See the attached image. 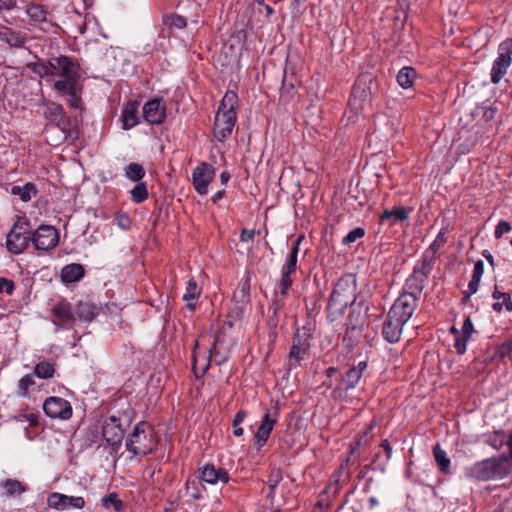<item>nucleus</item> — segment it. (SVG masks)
<instances>
[{
	"mask_svg": "<svg viewBox=\"0 0 512 512\" xmlns=\"http://www.w3.org/2000/svg\"><path fill=\"white\" fill-rule=\"evenodd\" d=\"M354 300L355 287L350 284L348 279H340L329 297L327 310L331 320H336L338 316L343 315L346 308L351 305Z\"/></svg>",
	"mask_w": 512,
	"mask_h": 512,
	"instance_id": "7ed1b4c3",
	"label": "nucleus"
},
{
	"mask_svg": "<svg viewBox=\"0 0 512 512\" xmlns=\"http://www.w3.org/2000/svg\"><path fill=\"white\" fill-rule=\"evenodd\" d=\"M131 199L135 203H141L148 198L147 186L144 182H139L131 191Z\"/></svg>",
	"mask_w": 512,
	"mask_h": 512,
	"instance_id": "ea45409f",
	"label": "nucleus"
},
{
	"mask_svg": "<svg viewBox=\"0 0 512 512\" xmlns=\"http://www.w3.org/2000/svg\"><path fill=\"white\" fill-rule=\"evenodd\" d=\"M474 332V327L471 318L468 316L466 317L463 326H462V335L466 338H470L472 333Z\"/></svg>",
	"mask_w": 512,
	"mask_h": 512,
	"instance_id": "13d9d810",
	"label": "nucleus"
},
{
	"mask_svg": "<svg viewBox=\"0 0 512 512\" xmlns=\"http://www.w3.org/2000/svg\"><path fill=\"white\" fill-rule=\"evenodd\" d=\"M84 276V268L81 264L72 263L63 267L61 271L62 281L72 283L80 280Z\"/></svg>",
	"mask_w": 512,
	"mask_h": 512,
	"instance_id": "cd10ccee",
	"label": "nucleus"
},
{
	"mask_svg": "<svg viewBox=\"0 0 512 512\" xmlns=\"http://www.w3.org/2000/svg\"><path fill=\"white\" fill-rule=\"evenodd\" d=\"M35 380L32 374L23 376L17 385V394L21 397H28L29 391L35 386Z\"/></svg>",
	"mask_w": 512,
	"mask_h": 512,
	"instance_id": "c9c22d12",
	"label": "nucleus"
},
{
	"mask_svg": "<svg viewBox=\"0 0 512 512\" xmlns=\"http://www.w3.org/2000/svg\"><path fill=\"white\" fill-rule=\"evenodd\" d=\"M304 240V235H299L293 244L291 252L288 256L286 264L288 265V271H295L297 265V255L299 251V245Z\"/></svg>",
	"mask_w": 512,
	"mask_h": 512,
	"instance_id": "a19ab883",
	"label": "nucleus"
},
{
	"mask_svg": "<svg viewBox=\"0 0 512 512\" xmlns=\"http://www.w3.org/2000/svg\"><path fill=\"white\" fill-rule=\"evenodd\" d=\"M55 363L50 361H40L34 367V375L40 379L52 378L55 374Z\"/></svg>",
	"mask_w": 512,
	"mask_h": 512,
	"instance_id": "2f4dec72",
	"label": "nucleus"
},
{
	"mask_svg": "<svg viewBox=\"0 0 512 512\" xmlns=\"http://www.w3.org/2000/svg\"><path fill=\"white\" fill-rule=\"evenodd\" d=\"M199 342L196 340L193 349V371L197 378L202 377L210 366L212 356L216 353V341L214 340L211 347L209 348V355L205 353L200 354L198 352Z\"/></svg>",
	"mask_w": 512,
	"mask_h": 512,
	"instance_id": "6ab92c4d",
	"label": "nucleus"
},
{
	"mask_svg": "<svg viewBox=\"0 0 512 512\" xmlns=\"http://www.w3.org/2000/svg\"><path fill=\"white\" fill-rule=\"evenodd\" d=\"M365 235V230L361 227H356L351 230L344 238L343 244L349 245Z\"/></svg>",
	"mask_w": 512,
	"mask_h": 512,
	"instance_id": "8fccbe9b",
	"label": "nucleus"
},
{
	"mask_svg": "<svg viewBox=\"0 0 512 512\" xmlns=\"http://www.w3.org/2000/svg\"><path fill=\"white\" fill-rule=\"evenodd\" d=\"M380 446L386 452L387 459L389 460L391 458V456H392V447L390 446L388 440H383L381 442Z\"/></svg>",
	"mask_w": 512,
	"mask_h": 512,
	"instance_id": "338daca9",
	"label": "nucleus"
},
{
	"mask_svg": "<svg viewBox=\"0 0 512 512\" xmlns=\"http://www.w3.org/2000/svg\"><path fill=\"white\" fill-rule=\"evenodd\" d=\"M187 491L195 501L196 512H215L220 508L219 491L210 492L205 485H195L194 481L188 483Z\"/></svg>",
	"mask_w": 512,
	"mask_h": 512,
	"instance_id": "423d86ee",
	"label": "nucleus"
},
{
	"mask_svg": "<svg viewBox=\"0 0 512 512\" xmlns=\"http://www.w3.org/2000/svg\"><path fill=\"white\" fill-rule=\"evenodd\" d=\"M77 79L62 78L54 83V87L58 92L67 93L74 89Z\"/></svg>",
	"mask_w": 512,
	"mask_h": 512,
	"instance_id": "de8ad7c7",
	"label": "nucleus"
},
{
	"mask_svg": "<svg viewBox=\"0 0 512 512\" xmlns=\"http://www.w3.org/2000/svg\"><path fill=\"white\" fill-rule=\"evenodd\" d=\"M125 176L134 182H139L145 176V169L139 163H130L125 168Z\"/></svg>",
	"mask_w": 512,
	"mask_h": 512,
	"instance_id": "f704fd0d",
	"label": "nucleus"
},
{
	"mask_svg": "<svg viewBox=\"0 0 512 512\" xmlns=\"http://www.w3.org/2000/svg\"><path fill=\"white\" fill-rule=\"evenodd\" d=\"M294 272L295 271H288V265L285 264V266L283 268V273H282L281 279L278 283V287L280 289L281 296H285L287 294L289 288L291 287L292 279H291L290 275Z\"/></svg>",
	"mask_w": 512,
	"mask_h": 512,
	"instance_id": "79ce46f5",
	"label": "nucleus"
},
{
	"mask_svg": "<svg viewBox=\"0 0 512 512\" xmlns=\"http://www.w3.org/2000/svg\"><path fill=\"white\" fill-rule=\"evenodd\" d=\"M310 348L308 334L305 330H297L293 337L292 347L289 352V366L297 367L306 358Z\"/></svg>",
	"mask_w": 512,
	"mask_h": 512,
	"instance_id": "4468645a",
	"label": "nucleus"
},
{
	"mask_svg": "<svg viewBox=\"0 0 512 512\" xmlns=\"http://www.w3.org/2000/svg\"><path fill=\"white\" fill-rule=\"evenodd\" d=\"M510 67L509 64L505 62H501L494 60L492 69H491V81L494 84H497L501 81V79L504 77V75L507 73L508 68Z\"/></svg>",
	"mask_w": 512,
	"mask_h": 512,
	"instance_id": "e433bc0d",
	"label": "nucleus"
},
{
	"mask_svg": "<svg viewBox=\"0 0 512 512\" xmlns=\"http://www.w3.org/2000/svg\"><path fill=\"white\" fill-rule=\"evenodd\" d=\"M102 503L106 507L113 505L114 509L116 511H120L122 508V505H123L122 501L118 499L117 494H115V493H111V494L105 496L102 499Z\"/></svg>",
	"mask_w": 512,
	"mask_h": 512,
	"instance_id": "3c124183",
	"label": "nucleus"
},
{
	"mask_svg": "<svg viewBox=\"0 0 512 512\" xmlns=\"http://www.w3.org/2000/svg\"><path fill=\"white\" fill-rule=\"evenodd\" d=\"M47 506L57 511H64L68 508L82 509L85 506V500L80 496H67L52 492L47 496Z\"/></svg>",
	"mask_w": 512,
	"mask_h": 512,
	"instance_id": "2eb2a0df",
	"label": "nucleus"
},
{
	"mask_svg": "<svg viewBox=\"0 0 512 512\" xmlns=\"http://www.w3.org/2000/svg\"><path fill=\"white\" fill-rule=\"evenodd\" d=\"M246 417V412L244 410H239L236 415L233 418L232 421V428H233V435L236 437H240L243 435V428L241 427V424L243 423L244 419Z\"/></svg>",
	"mask_w": 512,
	"mask_h": 512,
	"instance_id": "49530a36",
	"label": "nucleus"
},
{
	"mask_svg": "<svg viewBox=\"0 0 512 512\" xmlns=\"http://www.w3.org/2000/svg\"><path fill=\"white\" fill-rule=\"evenodd\" d=\"M215 176V169L212 165L202 162L199 164L192 173V183L195 190L205 195L208 191V185L212 182Z\"/></svg>",
	"mask_w": 512,
	"mask_h": 512,
	"instance_id": "f3484780",
	"label": "nucleus"
},
{
	"mask_svg": "<svg viewBox=\"0 0 512 512\" xmlns=\"http://www.w3.org/2000/svg\"><path fill=\"white\" fill-rule=\"evenodd\" d=\"M129 425L130 418L128 416L122 419L112 415L105 420L102 426V436L109 445L117 446L121 443L124 432Z\"/></svg>",
	"mask_w": 512,
	"mask_h": 512,
	"instance_id": "1a4fd4ad",
	"label": "nucleus"
},
{
	"mask_svg": "<svg viewBox=\"0 0 512 512\" xmlns=\"http://www.w3.org/2000/svg\"><path fill=\"white\" fill-rule=\"evenodd\" d=\"M433 454L440 471L443 473H448L450 470V459L447 457L446 452L441 448L439 444L434 446Z\"/></svg>",
	"mask_w": 512,
	"mask_h": 512,
	"instance_id": "72a5a7b5",
	"label": "nucleus"
},
{
	"mask_svg": "<svg viewBox=\"0 0 512 512\" xmlns=\"http://www.w3.org/2000/svg\"><path fill=\"white\" fill-rule=\"evenodd\" d=\"M43 410L50 418L68 420L72 416L70 402L60 397L47 398L43 404Z\"/></svg>",
	"mask_w": 512,
	"mask_h": 512,
	"instance_id": "dca6fc26",
	"label": "nucleus"
},
{
	"mask_svg": "<svg viewBox=\"0 0 512 512\" xmlns=\"http://www.w3.org/2000/svg\"><path fill=\"white\" fill-rule=\"evenodd\" d=\"M58 242V231L51 225H41L36 230H31V243L38 251H50Z\"/></svg>",
	"mask_w": 512,
	"mask_h": 512,
	"instance_id": "f8f14e48",
	"label": "nucleus"
},
{
	"mask_svg": "<svg viewBox=\"0 0 512 512\" xmlns=\"http://www.w3.org/2000/svg\"><path fill=\"white\" fill-rule=\"evenodd\" d=\"M34 72L39 74L41 77L50 76V72H51L50 61L48 62V65H44V64L36 65L34 67Z\"/></svg>",
	"mask_w": 512,
	"mask_h": 512,
	"instance_id": "bf43d9fd",
	"label": "nucleus"
},
{
	"mask_svg": "<svg viewBox=\"0 0 512 512\" xmlns=\"http://www.w3.org/2000/svg\"><path fill=\"white\" fill-rule=\"evenodd\" d=\"M404 325V323L395 317H391V315L388 313L387 319L385 320L382 329V334L385 340L390 343L398 342L401 337Z\"/></svg>",
	"mask_w": 512,
	"mask_h": 512,
	"instance_id": "412c9836",
	"label": "nucleus"
},
{
	"mask_svg": "<svg viewBox=\"0 0 512 512\" xmlns=\"http://www.w3.org/2000/svg\"><path fill=\"white\" fill-rule=\"evenodd\" d=\"M275 423L276 420L272 419L269 413H266L255 434V441L259 447H262L266 443Z\"/></svg>",
	"mask_w": 512,
	"mask_h": 512,
	"instance_id": "b1692460",
	"label": "nucleus"
},
{
	"mask_svg": "<svg viewBox=\"0 0 512 512\" xmlns=\"http://www.w3.org/2000/svg\"><path fill=\"white\" fill-rule=\"evenodd\" d=\"M165 111L161 100L153 99L143 106V117L150 124H161L166 117Z\"/></svg>",
	"mask_w": 512,
	"mask_h": 512,
	"instance_id": "aec40b11",
	"label": "nucleus"
},
{
	"mask_svg": "<svg viewBox=\"0 0 512 512\" xmlns=\"http://www.w3.org/2000/svg\"><path fill=\"white\" fill-rule=\"evenodd\" d=\"M164 25L167 29H184L186 27V20L179 15H171L164 19Z\"/></svg>",
	"mask_w": 512,
	"mask_h": 512,
	"instance_id": "a18cd8bd",
	"label": "nucleus"
},
{
	"mask_svg": "<svg viewBox=\"0 0 512 512\" xmlns=\"http://www.w3.org/2000/svg\"><path fill=\"white\" fill-rule=\"evenodd\" d=\"M10 193L12 195L18 196L20 200H22L23 202H28L31 200L32 196H35L37 194V188L33 183L28 182L23 186H12Z\"/></svg>",
	"mask_w": 512,
	"mask_h": 512,
	"instance_id": "c85d7f7f",
	"label": "nucleus"
},
{
	"mask_svg": "<svg viewBox=\"0 0 512 512\" xmlns=\"http://www.w3.org/2000/svg\"><path fill=\"white\" fill-rule=\"evenodd\" d=\"M138 108L137 101H129L123 106L121 120L124 130L131 129L139 123Z\"/></svg>",
	"mask_w": 512,
	"mask_h": 512,
	"instance_id": "4be33fe9",
	"label": "nucleus"
},
{
	"mask_svg": "<svg viewBox=\"0 0 512 512\" xmlns=\"http://www.w3.org/2000/svg\"><path fill=\"white\" fill-rule=\"evenodd\" d=\"M297 95V88L295 85V79L291 75L290 77L284 75L282 86L280 88V100L287 104L292 101Z\"/></svg>",
	"mask_w": 512,
	"mask_h": 512,
	"instance_id": "a878e982",
	"label": "nucleus"
},
{
	"mask_svg": "<svg viewBox=\"0 0 512 512\" xmlns=\"http://www.w3.org/2000/svg\"><path fill=\"white\" fill-rule=\"evenodd\" d=\"M51 113L55 115L56 117L62 118L63 116V109L60 105L53 104L50 108Z\"/></svg>",
	"mask_w": 512,
	"mask_h": 512,
	"instance_id": "774afa93",
	"label": "nucleus"
},
{
	"mask_svg": "<svg viewBox=\"0 0 512 512\" xmlns=\"http://www.w3.org/2000/svg\"><path fill=\"white\" fill-rule=\"evenodd\" d=\"M198 474L199 482L195 483V485H205L206 487L209 485L215 491H219L217 488L219 485H225L230 480L227 470L210 463L199 467Z\"/></svg>",
	"mask_w": 512,
	"mask_h": 512,
	"instance_id": "9b49d317",
	"label": "nucleus"
},
{
	"mask_svg": "<svg viewBox=\"0 0 512 512\" xmlns=\"http://www.w3.org/2000/svg\"><path fill=\"white\" fill-rule=\"evenodd\" d=\"M497 61L505 62L509 65L512 63V38H507L499 44Z\"/></svg>",
	"mask_w": 512,
	"mask_h": 512,
	"instance_id": "473e14b6",
	"label": "nucleus"
},
{
	"mask_svg": "<svg viewBox=\"0 0 512 512\" xmlns=\"http://www.w3.org/2000/svg\"><path fill=\"white\" fill-rule=\"evenodd\" d=\"M15 285L11 279L0 277V293L5 292L8 295H11L14 291Z\"/></svg>",
	"mask_w": 512,
	"mask_h": 512,
	"instance_id": "864d4df0",
	"label": "nucleus"
},
{
	"mask_svg": "<svg viewBox=\"0 0 512 512\" xmlns=\"http://www.w3.org/2000/svg\"><path fill=\"white\" fill-rule=\"evenodd\" d=\"M508 470L507 458H490L474 464L469 470V475L475 479L486 481L501 478L508 473Z\"/></svg>",
	"mask_w": 512,
	"mask_h": 512,
	"instance_id": "0eeeda50",
	"label": "nucleus"
},
{
	"mask_svg": "<svg viewBox=\"0 0 512 512\" xmlns=\"http://www.w3.org/2000/svg\"><path fill=\"white\" fill-rule=\"evenodd\" d=\"M53 316L63 324H70L75 320L71 306L67 302H59L52 309Z\"/></svg>",
	"mask_w": 512,
	"mask_h": 512,
	"instance_id": "bb28decb",
	"label": "nucleus"
},
{
	"mask_svg": "<svg viewBox=\"0 0 512 512\" xmlns=\"http://www.w3.org/2000/svg\"><path fill=\"white\" fill-rule=\"evenodd\" d=\"M282 480V471L279 468H273L270 471V474L268 476V487H269V493L268 497H272L274 490Z\"/></svg>",
	"mask_w": 512,
	"mask_h": 512,
	"instance_id": "c03bdc74",
	"label": "nucleus"
},
{
	"mask_svg": "<svg viewBox=\"0 0 512 512\" xmlns=\"http://www.w3.org/2000/svg\"><path fill=\"white\" fill-rule=\"evenodd\" d=\"M480 280L481 279H479V278H473L472 277L471 281L468 284L469 295L474 294V293L477 292Z\"/></svg>",
	"mask_w": 512,
	"mask_h": 512,
	"instance_id": "0e129e2a",
	"label": "nucleus"
},
{
	"mask_svg": "<svg viewBox=\"0 0 512 512\" xmlns=\"http://www.w3.org/2000/svg\"><path fill=\"white\" fill-rule=\"evenodd\" d=\"M512 354V338L504 342L499 348H498V355L501 358H505Z\"/></svg>",
	"mask_w": 512,
	"mask_h": 512,
	"instance_id": "6e6d98bb",
	"label": "nucleus"
},
{
	"mask_svg": "<svg viewBox=\"0 0 512 512\" xmlns=\"http://www.w3.org/2000/svg\"><path fill=\"white\" fill-rule=\"evenodd\" d=\"M376 90V81L371 74H362L353 85L351 96L348 102L351 111L359 114L364 107L371 103L372 96Z\"/></svg>",
	"mask_w": 512,
	"mask_h": 512,
	"instance_id": "20e7f679",
	"label": "nucleus"
},
{
	"mask_svg": "<svg viewBox=\"0 0 512 512\" xmlns=\"http://www.w3.org/2000/svg\"><path fill=\"white\" fill-rule=\"evenodd\" d=\"M410 211L411 209L402 206L394 207L391 210L385 209L380 215V219L381 221H389L390 224L393 225L397 222L407 220Z\"/></svg>",
	"mask_w": 512,
	"mask_h": 512,
	"instance_id": "393cba45",
	"label": "nucleus"
},
{
	"mask_svg": "<svg viewBox=\"0 0 512 512\" xmlns=\"http://www.w3.org/2000/svg\"><path fill=\"white\" fill-rule=\"evenodd\" d=\"M511 230V224L505 220H501L495 228V238L500 239L504 234L509 233Z\"/></svg>",
	"mask_w": 512,
	"mask_h": 512,
	"instance_id": "603ef678",
	"label": "nucleus"
},
{
	"mask_svg": "<svg viewBox=\"0 0 512 512\" xmlns=\"http://www.w3.org/2000/svg\"><path fill=\"white\" fill-rule=\"evenodd\" d=\"M364 317L361 315V312H357L355 310H352L348 316L347 319V329L355 332V331H361V328L364 325Z\"/></svg>",
	"mask_w": 512,
	"mask_h": 512,
	"instance_id": "4c0bfd02",
	"label": "nucleus"
},
{
	"mask_svg": "<svg viewBox=\"0 0 512 512\" xmlns=\"http://www.w3.org/2000/svg\"><path fill=\"white\" fill-rule=\"evenodd\" d=\"M418 297L415 292H403L389 310L391 317L397 318L402 323L412 317L417 307Z\"/></svg>",
	"mask_w": 512,
	"mask_h": 512,
	"instance_id": "9d476101",
	"label": "nucleus"
},
{
	"mask_svg": "<svg viewBox=\"0 0 512 512\" xmlns=\"http://www.w3.org/2000/svg\"><path fill=\"white\" fill-rule=\"evenodd\" d=\"M493 298L497 299V300H500L501 298H503L506 310L508 312L512 311V300L508 294L502 293V292L498 291L496 288L493 292Z\"/></svg>",
	"mask_w": 512,
	"mask_h": 512,
	"instance_id": "5fc2aeb1",
	"label": "nucleus"
},
{
	"mask_svg": "<svg viewBox=\"0 0 512 512\" xmlns=\"http://www.w3.org/2000/svg\"><path fill=\"white\" fill-rule=\"evenodd\" d=\"M366 367L367 363L365 361H361L357 366L348 369L341 377L340 383L333 390V395L341 398L347 391L354 389L361 380Z\"/></svg>",
	"mask_w": 512,
	"mask_h": 512,
	"instance_id": "ddd939ff",
	"label": "nucleus"
},
{
	"mask_svg": "<svg viewBox=\"0 0 512 512\" xmlns=\"http://www.w3.org/2000/svg\"><path fill=\"white\" fill-rule=\"evenodd\" d=\"M154 430L147 422H139L126 442V449L136 456H145L156 447Z\"/></svg>",
	"mask_w": 512,
	"mask_h": 512,
	"instance_id": "f03ea898",
	"label": "nucleus"
},
{
	"mask_svg": "<svg viewBox=\"0 0 512 512\" xmlns=\"http://www.w3.org/2000/svg\"><path fill=\"white\" fill-rule=\"evenodd\" d=\"M29 18L38 23L46 22V11L41 5L32 4L27 7Z\"/></svg>",
	"mask_w": 512,
	"mask_h": 512,
	"instance_id": "58836bf2",
	"label": "nucleus"
},
{
	"mask_svg": "<svg viewBox=\"0 0 512 512\" xmlns=\"http://www.w3.org/2000/svg\"><path fill=\"white\" fill-rule=\"evenodd\" d=\"M16 5L15 0H0V9L10 10Z\"/></svg>",
	"mask_w": 512,
	"mask_h": 512,
	"instance_id": "69168bd1",
	"label": "nucleus"
},
{
	"mask_svg": "<svg viewBox=\"0 0 512 512\" xmlns=\"http://www.w3.org/2000/svg\"><path fill=\"white\" fill-rule=\"evenodd\" d=\"M201 294V288L198 286L194 279H189L186 285V292L183 295V300L189 302L199 297Z\"/></svg>",
	"mask_w": 512,
	"mask_h": 512,
	"instance_id": "37998d69",
	"label": "nucleus"
},
{
	"mask_svg": "<svg viewBox=\"0 0 512 512\" xmlns=\"http://www.w3.org/2000/svg\"><path fill=\"white\" fill-rule=\"evenodd\" d=\"M256 4L260 13H265L266 16H270L273 13V9L264 0H256Z\"/></svg>",
	"mask_w": 512,
	"mask_h": 512,
	"instance_id": "052dcab7",
	"label": "nucleus"
},
{
	"mask_svg": "<svg viewBox=\"0 0 512 512\" xmlns=\"http://www.w3.org/2000/svg\"><path fill=\"white\" fill-rule=\"evenodd\" d=\"M238 96L233 91H227L220 103L214 122V137L218 141H224L233 131L236 123L235 106Z\"/></svg>",
	"mask_w": 512,
	"mask_h": 512,
	"instance_id": "f257e3e1",
	"label": "nucleus"
},
{
	"mask_svg": "<svg viewBox=\"0 0 512 512\" xmlns=\"http://www.w3.org/2000/svg\"><path fill=\"white\" fill-rule=\"evenodd\" d=\"M256 234L255 230L243 229L240 234V240L242 242L252 241Z\"/></svg>",
	"mask_w": 512,
	"mask_h": 512,
	"instance_id": "680f3d73",
	"label": "nucleus"
},
{
	"mask_svg": "<svg viewBox=\"0 0 512 512\" xmlns=\"http://www.w3.org/2000/svg\"><path fill=\"white\" fill-rule=\"evenodd\" d=\"M0 40L6 42L11 47H21L24 38L21 34H0Z\"/></svg>",
	"mask_w": 512,
	"mask_h": 512,
	"instance_id": "09e8293b",
	"label": "nucleus"
},
{
	"mask_svg": "<svg viewBox=\"0 0 512 512\" xmlns=\"http://www.w3.org/2000/svg\"><path fill=\"white\" fill-rule=\"evenodd\" d=\"M483 272H484V264H483V261L482 260H478L475 265H474V269H473V278H479L481 279L482 275H483Z\"/></svg>",
	"mask_w": 512,
	"mask_h": 512,
	"instance_id": "e2e57ef3",
	"label": "nucleus"
},
{
	"mask_svg": "<svg viewBox=\"0 0 512 512\" xmlns=\"http://www.w3.org/2000/svg\"><path fill=\"white\" fill-rule=\"evenodd\" d=\"M31 222L25 217H19L13 224L6 237V248L12 254H21L31 243Z\"/></svg>",
	"mask_w": 512,
	"mask_h": 512,
	"instance_id": "39448f33",
	"label": "nucleus"
},
{
	"mask_svg": "<svg viewBox=\"0 0 512 512\" xmlns=\"http://www.w3.org/2000/svg\"><path fill=\"white\" fill-rule=\"evenodd\" d=\"M446 242V233L443 230H441L436 236L433 243L424 253L421 265L414 268L412 280L418 281L420 284L417 286L418 294H420L421 290L423 289V284L432 270L433 258L435 257L436 253L445 245Z\"/></svg>",
	"mask_w": 512,
	"mask_h": 512,
	"instance_id": "6e6552de",
	"label": "nucleus"
},
{
	"mask_svg": "<svg viewBox=\"0 0 512 512\" xmlns=\"http://www.w3.org/2000/svg\"><path fill=\"white\" fill-rule=\"evenodd\" d=\"M50 67V76L52 77L58 76L61 78L77 79L78 67L66 56L50 59Z\"/></svg>",
	"mask_w": 512,
	"mask_h": 512,
	"instance_id": "a211bd4d",
	"label": "nucleus"
},
{
	"mask_svg": "<svg viewBox=\"0 0 512 512\" xmlns=\"http://www.w3.org/2000/svg\"><path fill=\"white\" fill-rule=\"evenodd\" d=\"M99 311L100 308L90 300H81L77 303L75 314L80 320L90 322L99 314Z\"/></svg>",
	"mask_w": 512,
	"mask_h": 512,
	"instance_id": "5701e85b",
	"label": "nucleus"
},
{
	"mask_svg": "<svg viewBox=\"0 0 512 512\" xmlns=\"http://www.w3.org/2000/svg\"><path fill=\"white\" fill-rule=\"evenodd\" d=\"M469 338H466L465 336L461 335L456 338L454 347L458 354L462 355L466 351V344Z\"/></svg>",
	"mask_w": 512,
	"mask_h": 512,
	"instance_id": "4d7b16f0",
	"label": "nucleus"
},
{
	"mask_svg": "<svg viewBox=\"0 0 512 512\" xmlns=\"http://www.w3.org/2000/svg\"><path fill=\"white\" fill-rule=\"evenodd\" d=\"M7 497L19 496L26 491V487L16 479H6L1 483Z\"/></svg>",
	"mask_w": 512,
	"mask_h": 512,
	"instance_id": "c756f323",
	"label": "nucleus"
},
{
	"mask_svg": "<svg viewBox=\"0 0 512 512\" xmlns=\"http://www.w3.org/2000/svg\"><path fill=\"white\" fill-rule=\"evenodd\" d=\"M416 77V71L414 68L406 66L400 69L397 74V82L398 84L404 88L408 89L413 85L414 79Z\"/></svg>",
	"mask_w": 512,
	"mask_h": 512,
	"instance_id": "7c9ffc66",
	"label": "nucleus"
}]
</instances>
